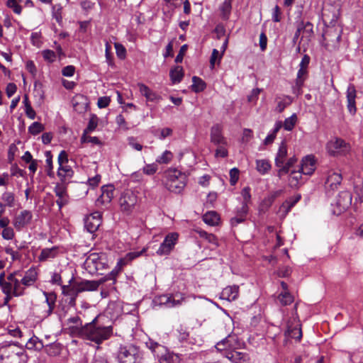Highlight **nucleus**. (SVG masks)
Listing matches in <instances>:
<instances>
[{
    "label": "nucleus",
    "instance_id": "f257e3e1",
    "mask_svg": "<svg viewBox=\"0 0 363 363\" xmlns=\"http://www.w3.org/2000/svg\"><path fill=\"white\" fill-rule=\"evenodd\" d=\"M86 330L85 340L94 342L97 345H100L104 340L109 339L113 335V327L101 325L98 317L86 323Z\"/></svg>",
    "mask_w": 363,
    "mask_h": 363
},
{
    "label": "nucleus",
    "instance_id": "f03ea898",
    "mask_svg": "<svg viewBox=\"0 0 363 363\" xmlns=\"http://www.w3.org/2000/svg\"><path fill=\"white\" fill-rule=\"evenodd\" d=\"M116 358L118 363H141L143 352L139 346L133 343L121 345L117 350Z\"/></svg>",
    "mask_w": 363,
    "mask_h": 363
},
{
    "label": "nucleus",
    "instance_id": "7ed1b4c3",
    "mask_svg": "<svg viewBox=\"0 0 363 363\" xmlns=\"http://www.w3.org/2000/svg\"><path fill=\"white\" fill-rule=\"evenodd\" d=\"M164 174V186L167 189L174 194L182 193L186 186L185 174L177 168H169Z\"/></svg>",
    "mask_w": 363,
    "mask_h": 363
},
{
    "label": "nucleus",
    "instance_id": "20e7f679",
    "mask_svg": "<svg viewBox=\"0 0 363 363\" xmlns=\"http://www.w3.org/2000/svg\"><path fill=\"white\" fill-rule=\"evenodd\" d=\"M105 280H80L73 283L70 289L65 293V296H78V294L84 291H96L100 285Z\"/></svg>",
    "mask_w": 363,
    "mask_h": 363
},
{
    "label": "nucleus",
    "instance_id": "39448f33",
    "mask_svg": "<svg viewBox=\"0 0 363 363\" xmlns=\"http://www.w3.org/2000/svg\"><path fill=\"white\" fill-rule=\"evenodd\" d=\"M324 46L329 51L336 50L340 45L341 30L335 28H328L323 35Z\"/></svg>",
    "mask_w": 363,
    "mask_h": 363
},
{
    "label": "nucleus",
    "instance_id": "423d86ee",
    "mask_svg": "<svg viewBox=\"0 0 363 363\" xmlns=\"http://www.w3.org/2000/svg\"><path fill=\"white\" fill-rule=\"evenodd\" d=\"M86 269L91 274L96 273L106 267L104 259L97 253H91L84 262Z\"/></svg>",
    "mask_w": 363,
    "mask_h": 363
},
{
    "label": "nucleus",
    "instance_id": "0eeeda50",
    "mask_svg": "<svg viewBox=\"0 0 363 363\" xmlns=\"http://www.w3.org/2000/svg\"><path fill=\"white\" fill-rule=\"evenodd\" d=\"M178 237L179 235L177 233H172L167 235L157 250V254L160 256L168 255L174 247Z\"/></svg>",
    "mask_w": 363,
    "mask_h": 363
},
{
    "label": "nucleus",
    "instance_id": "6e6552de",
    "mask_svg": "<svg viewBox=\"0 0 363 363\" xmlns=\"http://www.w3.org/2000/svg\"><path fill=\"white\" fill-rule=\"evenodd\" d=\"M240 346V342L235 334H230L226 337L218 342L216 345V348L218 351L235 350Z\"/></svg>",
    "mask_w": 363,
    "mask_h": 363
},
{
    "label": "nucleus",
    "instance_id": "1a4fd4ad",
    "mask_svg": "<svg viewBox=\"0 0 363 363\" xmlns=\"http://www.w3.org/2000/svg\"><path fill=\"white\" fill-rule=\"evenodd\" d=\"M101 224V214L96 211L84 218V228L90 233H95Z\"/></svg>",
    "mask_w": 363,
    "mask_h": 363
},
{
    "label": "nucleus",
    "instance_id": "9d476101",
    "mask_svg": "<svg viewBox=\"0 0 363 363\" xmlns=\"http://www.w3.org/2000/svg\"><path fill=\"white\" fill-rule=\"evenodd\" d=\"M184 298L182 294H175L161 296L159 300L160 304H163L168 308H172L181 305Z\"/></svg>",
    "mask_w": 363,
    "mask_h": 363
},
{
    "label": "nucleus",
    "instance_id": "9b49d317",
    "mask_svg": "<svg viewBox=\"0 0 363 363\" xmlns=\"http://www.w3.org/2000/svg\"><path fill=\"white\" fill-rule=\"evenodd\" d=\"M211 142L215 145L228 144L226 138L223 135V128L220 124H215L211 128Z\"/></svg>",
    "mask_w": 363,
    "mask_h": 363
},
{
    "label": "nucleus",
    "instance_id": "f8f14e48",
    "mask_svg": "<svg viewBox=\"0 0 363 363\" xmlns=\"http://www.w3.org/2000/svg\"><path fill=\"white\" fill-rule=\"evenodd\" d=\"M32 218V213L30 211H22L14 218L13 225L17 230H20L30 222Z\"/></svg>",
    "mask_w": 363,
    "mask_h": 363
},
{
    "label": "nucleus",
    "instance_id": "ddd939ff",
    "mask_svg": "<svg viewBox=\"0 0 363 363\" xmlns=\"http://www.w3.org/2000/svg\"><path fill=\"white\" fill-rule=\"evenodd\" d=\"M248 211L249 208L246 204H242L240 207L236 208L235 210V216L230 219L231 225L235 227L243 223L246 220Z\"/></svg>",
    "mask_w": 363,
    "mask_h": 363
},
{
    "label": "nucleus",
    "instance_id": "4468645a",
    "mask_svg": "<svg viewBox=\"0 0 363 363\" xmlns=\"http://www.w3.org/2000/svg\"><path fill=\"white\" fill-rule=\"evenodd\" d=\"M305 175H311L315 169V160L312 155H307L303 158L299 169Z\"/></svg>",
    "mask_w": 363,
    "mask_h": 363
},
{
    "label": "nucleus",
    "instance_id": "2eb2a0df",
    "mask_svg": "<svg viewBox=\"0 0 363 363\" xmlns=\"http://www.w3.org/2000/svg\"><path fill=\"white\" fill-rule=\"evenodd\" d=\"M308 69L299 68L297 72V76L295 82V85L293 86V93L297 95L301 94V89L304 84L306 79L308 77Z\"/></svg>",
    "mask_w": 363,
    "mask_h": 363
},
{
    "label": "nucleus",
    "instance_id": "dca6fc26",
    "mask_svg": "<svg viewBox=\"0 0 363 363\" xmlns=\"http://www.w3.org/2000/svg\"><path fill=\"white\" fill-rule=\"evenodd\" d=\"M356 89L355 86L350 84L347 89V109L351 114L356 113Z\"/></svg>",
    "mask_w": 363,
    "mask_h": 363
},
{
    "label": "nucleus",
    "instance_id": "f3484780",
    "mask_svg": "<svg viewBox=\"0 0 363 363\" xmlns=\"http://www.w3.org/2000/svg\"><path fill=\"white\" fill-rule=\"evenodd\" d=\"M342 179L340 173L330 171L325 182L326 188H330L332 191L337 189L341 184Z\"/></svg>",
    "mask_w": 363,
    "mask_h": 363
},
{
    "label": "nucleus",
    "instance_id": "a211bd4d",
    "mask_svg": "<svg viewBox=\"0 0 363 363\" xmlns=\"http://www.w3.org/2000/svg\"><path fill=\"white\" fill-rule=\"evenodd\" d=\"M352 195L347 191H341L337 199V206L340 208V212L345 211L352 203Z\"/></svg>",
    "mask_w": 363,
    "mask_h": 363
},
{
    "label": "nucleus",
    "instance_id": "6ab92c4d",
    "mask_svg": "<svg viewBox=\"0 0 363 363\" xmlns=\"http://www.w3.org/2000/svg\"><path fill=\"white\" fill-rule=\"evenodd\" d=\"M72 105L75 111L82 113L87 109L89 105L88 99L84 95H77L72 99Z\"/></svg>",
    "mask_w": 363,
    "mask_h": 363
},
{
    "label": "nucleus",
    "instance_id": "aec40b11",
    "mask_svg": "<svg viewBox=\"0 0 363 363\" xmlns=\"http://www.w3.org/2000/svg\"><path fill=\"white\" fill-rule=\"evenodd\" d=\"M115 188L113 185H104L101 187V195L97 199L98 203H109L113 198Z\"/></svg>",
    "mask_w": 363,
    "mask_h": 363
},
{
    "label": "nucleus",
    "instance_id": "412c9836",
    "mask_svg": "<svg viewBox=\"0 0 363 363\" xmlns=\"http://www.w3.org/2000/svg\"><path fill=\"white\" fill-rule=\"evenodd\" d=\"M239 294V287L236 285L229 286L223 289L220 293V298L228 301H235Z\"/></svg>",
    "mask_w": 363,
    "mask_h": 363
},
{
    "label": "nucleus",
    "instance_id": "4be33fe9",
    "mask_svg": "<svg viewBox=\"0 0 363 363\" xmlns=\"http://www.w3.org/2000/svg\"><path fill=\"white\" fill-rule=\"evenodd\" d=\"M38 272L35 268L31 267L28 269L23 277L21 279V283L24 286H32L37 280Z\"/></svg>",
    "mask_w": 363,
    "mask_h": 363
},
{
    "label": "nucleus",
    "instance_id": "5701e85b",
    "mask_svg": "<svg viewBox=\"0 0 363 363\" xmlns=\"http://www.w3.org/2000/svg\"><path fill=\"white\" fill-rule=\"evenodd\" d=\"M286 145L285 141H282L279 145L278 152L275 157V165L279 168H280L281 166H283V164H284L286 161Z\"/></svg>",
    "mask_w": 363,
    "mask_h": 363
},
{
    "label": "nucleus",
    "instance_id": "b1692460",
    "mask_svg": "<svg viewBox=\"0 0 363 363\" xmlns=\"http://www.w3.org/2000/svg\"><path fill=\"white\" fill-rule=\"evenodd\" d=\"M19 274L18 272L13 273L12 281V294L13 296H21L24 294L25 286H22L21 280L19 281L16 276Z\"/></svg>",
    "mask_w": 363,
    "mask_h": 363
},
{
    "label": "nucleus",
    "instance_id": "393cba45",
    "mask_svg": "<svg viewBox=\"0 0 363 363\" xmlns=\"http://www.w3.org/2000/svg\"><path fill=\"white\" fill-rule=\"evenodd\" d=\"M54 191L56 196L58 197V199L56 201V203L59 208L61 209L62 206L67 203V201L66 199V189L62 185H57L55 187Z\"/></svg>",
    "mask_w": 363,
    "mask_h": 363
},
{
    "label": "nucleus",
    "instance_id": "a878e982",
    "mask_svg": "<svg viewBox=\"0 0 363 363\" xmlns=\"http://www.w3.org/2000/svg\"><path fill=\"white\" fill-rule=\"evenodd\" d=\"M225 357L233 363H246L249 360L248 354L241 352H228Z\"/></svg>",
    "mask_w": 363,
    "mask_h": 363
},
{
    "label": "nucleus",
    "instance_id": "bb28decb",
    "mask_svg": "<svg viewBox=\"0 0 363 363\" xmlns=\"http://www.w3.org/2000/svg\"><path fill=\"white\" fill-rule=\"evenodd\" d=\"M135 202L136 199L133 195L126 194L120 199L121 207L124 211H130L135 206Z\"/></svg>",
    "mask_w": 363,
    "mask_h": 363
},
{
    "label": "nucleus",
    "instance_id": "cd10ccee",
    "mask_svg": "<svg viewBox=\"0 0 363 363\" xmlns=\"http://www.w3.org/2000/svg\"><path fill=\"white\" fill-rule=\"evenodd\" d=\"M233 1V0H224L219 6L220 18L224 21H228L230 16Z\"/></svg>",
    "mask_w": 363,
    "mask_h": 363
},
{
    "label": "nucleus",
    "instance_id": "c85d7f7f",
    "mask_svg": "<svg viewBox=\"0 0 363 363\" xmlns=\"http://www.w3.org/2000/svg\"><path fill=\"white\" fill-rule=\"evenodd\" d=\"M301 196L300 194H297L293 197L289 198L286 200L280 207V210L284 213V216H286L291 208L300 201Z\"/></svg>",
    "mask_w": 363,
    "mask_h": 363
},
{
    "label": "nucleus",
    "instance_id": "c756f323",
    "mask_svg": "<svg viewBox=\"0 0 363 363\" xmlns=\"http://www.w3.org/2000/svg\"><path fill=\"white\" fill-rule=\"evenodd\" d=\"M140 93L144 96L147 100L150 101H155L160 99V97L154 91H152L147 86L144 84H138Z\"/></svg>",
    "mask_w": 363,
    "mask_h": 363
},
{
    "label": "nucleus",
    "instance_id": "7c9ffc66",
    "mask_svg": "<svg viewBox=\"0 0 363 363\" xmlns=\"http://www.w3.org/2000/svg\"><path fill=\"white\" fill-rule=\"evenodd\" d=\"M58 254V247H52L51 248H44L42 250L38 259L40 262H44L48 259L55 258Z\"/></svg>",
    "mask_w": 363,
    "mask_h": 363
},
{
    "label": "nucleus",
    "instance_id": "2f4dec72",
    "mask_svg": "<svg viewBox=\"0 0 363 363\" xmlns=\"http://www.w3.org/2000/svg\"><path fill=\"white\" fill-rule=\"evenodd\" d=\"M43 294L45 296V302L48 306V309L45 311V316H49L52 313L55 308L57 296L55 293H49L46 291H44Z\"/></svg>",
    "mask_w": 363,
    "mask_h": 363
},
{
    "label": "nucleus",
    "instance_id": "473e14b6",
    "mask_svg": "<svg viewBox=\"0 0 363 363\" xmlns=\"http://www.w3.org/2000/svg\"><path fill=\"white\" fill-rule=\"evenodd\" d=\"M275 101L277 102L275 111L278 113H281L287 106L291 104L292 99L289 96H284L283 97L277 96Z\"/></svg>",
    "mask_w": 363,
    "mask_h": 363
},
{
    "label": "nucleus",
    "instance_id": "72a5a7b5",
    "mask_svg": "<svg viewBox=\"0 0 363 363\" xmlns=\"http://www.w3.org/2000/svg\"><path fill=\"white\" fill-rule=\"evenodd\" d=\"M303 172L300 169L297 171H291L289 178V184L291 187L296 188L300 185L302 182Z\"/></svg>",
    "mask_w": 363,
    "mask_h": 363
},
{
    "label": "nucleus",
    "instance_id": "f704fd0d",
    "mask_svg": "<svg viewBox=\"0 0 363 363\" xmlns=\"http://www.w3.org/2000/svg\"><path fill=\"white\" fill-rule=\"evenodd\" d=\"M170 79L173 84L179 83L184 77L183 68L181 66H176L170 69Z\"/></svg>",
    "mask_w": 363,
    "mask_h": 363
},
{
    "label": "nucleus",
    "instance_id": "c9c22d12",
    "mask_svg": "<svg viewBox=\"0 0 363 363\" xmlns=\"http://www.w3.org/2000/svg\"><path fill=\"white\" fill-rule=\"evenodd\" d=\"M286 333L290 337L298 341L301 340L302 337L301 329L300 325L298 323L294 327H292L289 323H288Z\"/></svg>",
    "mask_w": 363,
    "mask_h": 363
},
{
    "label": "nucleus",
    "instance_id": "e433bc0d",
    "mask_svg": "<svg viewBox=\"0 0 363 363\" xmlns=\"http://www.w3.org/2000/svg\"><path fill=\"white\" fill-rule=\"evenodd\" d=\"M297 162V158L294 156L288 159V160L281 166L278 170L277 176L281 178L283 175L289 172L290 168Z\"/></svg>",
    "mask_w": 363,
    "mask_h": 363
},
{
    "label": "nucleus",
    "instance_id": "4c0bfd02",
    "mask_svg": "<svg viewBox=\"0 0 363 363\" xmlns=\"http://www.w3.org/2000/svg\"><path fill=\"white\" fill-rule=\"evenodd\" d=\"M203 220L206 224L214 226L218 224L220 217L216 211H208L203 215Z\"/></svg>",
    "mask_w": 363,
    "mask_h": 363
},
{
    "label": "nucleus",
    "instance_id": "58836bf2",
    "mask_svg": "<svg viewBox=\"0 0 363 363\" xmlns=\"http://www.w3.org/2000/svg\"><path fill=\"white\" fill-rule=\"evenodd\" d=\"M346 143L340 139L336 138L334 141H331L328 145V148L331 154L335 155L342 150V148L346 147Z\"/></svg>",
    "mask_w": 363,
    "mask_h": 363
},
{
    "label": "nucleus",
    "instance_id": "ea45409f",
    "mask_svg": "<svg viewBox=\"0 0 363 363\" xmlns=\"http://www.w3.org/2000/svg\"><path fill=\"white\" fill-rule=\"evenodd\" d=\"M68 330L72 336H76L86 339V323L84 326H72L69 325Z\"/></svg>",
    "mask_w": 363,
    "mask_h": 363
},
{
    "label": "nucleus",
    "instance_id": "a19ab883",
    "mask_svg": "<svg viewBox=\"0 0 363 363\" xmlns=\"http://www.w3.org/2000/svg\"><path fill=\"white\" fill-rule=\"evenodd\" d=\"M192 85L191 86V90L195 93L203 91L206 87V82L200 77L194 76L192 77Z\"/></svg>",
    "mask_w": 363,
    "mask_h": 363
},
{
    "label": "nucleus",
    "instance_id": "79ce46f5",
    "mask_svg": "<svg viewBox=\"0 0 363 363\" xmlns=\"http://www.w3.org/2000/svg\"><path fill=\"white\" fill-rule=\"evenodd\" d=\"M62 345L60 343L55 342L45 345V350L49 356L55 357L61 352Z\"/></svg>",
    "mask_w": 363,
    "mask_h": 363
},
{
    "label": "nucleus",
    "instance_id": "37998d69",
    "mask_svg": "<svg viewBox=\"0 0 363 363\" xmlns=\"http://www.w3.org/2000/svg\"><path fill=\"white\" fill-rule=\"evenodd\" d=\"M282 127V123L281 121H277L274 124V128L270 131V133L267 135V136L264 139V144L268 145L272 143L276 136L277 133L279 132L280 128Z\"/></svg>",
    "mask_w": 363,
    "mask_h": 363
},
{
    "label": "nucleus",
    "instance_id": "c03bdc74",
    "mask_svg": "<svg viewBox=\"0 0 363 363\" xmlns=\"http://www.w3.org/2000/svg\"><path fill=\"white\" fill-rule=\"evenodd\" d=\"M256 165L257 170L262 174H266L271 168V164L267 160H257Z\"/></svg>",
    "mask_w": 363,
    "mask_h": 363
},
{
    "label": "nucleus",
    "instance_id": "a18cd8bd",
    "mask_svg": "<svg viewBox=\"0 0 363 363\" xmlns=\"http://www.w3.org/2000/svg\"><path fill=\"white\" fill-rule=\"evenodd\" d=\"M297 119L298 118L296 113H293L290 117L286 118L282 124L284 130L287 131L292 130L297 122Z\"/></svg>",
    "mask_w": 363,
    "mask_h": 363
},
{
    "label": "nucleus",
    "instance_id": "49530a36",
    "mask_svg": "<svg viewBox=\"0 0 363 363\" xmlns=\"http://www.w3.org/2000/svg\"><path fill=\"white\" fill-rule=\"evenodd\" d=\"M1 199L6 206L11 208L15 206V195L13 192L5 191L1 196Z\"/></svg>",
    "mask_w": 363,
    "mask_h": 363
},
{
    "label": "nucleus",
    "instance_id": "de8ad7c7",
    "mask_svg": "<svg viewBox=\"0 0 363 363\" xmlns=\"http://www.w3.org/2000/svg\"><path fill=\"white\" fill-rule=\"evenodd\" d=\"M13 273L9 274L6 277V281L1 286L2 292L5 295L12 294V281Z\"/></svg>",
    "mask_w": 363,
    "mask_h": 363
},
{
    "label": "nucleus",
    "instance_id": "09e8293b",
    "mask_svg": "<svg viewBox=\"0 0 363 363\" xmlns=\"http://www.w3.org/2000/svg\"><path fill=\"white\" fill-rule=\"evenodd\" d=\"M173 158V153L171 151L165 150L160 156L156 159V163L167 164H169Z\"/></svg>",
    "mask_w": 363,
    "mask_h": 363
},
{
    "label": "nucleus",
    "instance_id": "8fccbe9b",
    "mask_svg": "<svg viewBox=\"0 0 363 363\" xmlns=\"http://www.w3.org/2000/svg\"><path fill=\"white\" fill-rule=\"evenodd\" d=\"M72 174L73 171L69 166L66 165V164L59 166L57 170L58 177L61 178L72 177Z\"/></svg>",
    "mask_w": 363,
    "mask_h": 363
},
{
    "label": "nucleus",
    "instance_id": "3c124183",
    "mask_svg": "<svg viewBox=\"0 0 363 363\" xmlns=\"http://www.w3.org/2000/svg\"><path fill=\"white\" fill-rule=\"evenodd\" d=\"M278 298L283 306L289 305L294 301V296L289 291H281Z\"/></svg>",
    "mask_w": 363,
    "mask_h": 363
},
{
    "label": "nucleus",
    "instance_id": "603ef678",
    "mask_svg": "<svg viewBox=\"0 0 363 363\" xmlns=\"http://www.w3.org/2000/svg\"><path fill=\"white\" fill-rule=\"evenodd\" d=\"M98 125V117L92 114L89 118L87 127L84 129L83 133H91L94 131Z\"/></svg>",
    "mask_w": 363,
    "mask_h": 363
},
{
    "label": "nucleus",
    "instance_id": "864d4df0",
    "mask_svg": "<svg viewBox=\"0 0 363 363\" xmlns=\"http://www.w3.org/2000/svg\"><path fill=\"white\" fill-rule=\"evenodd\" d=\"M157 169L158 166L155 162V163L147 164L145 166H144L142 169V171L143 174L148 176H152L157 172Z\"/></svg>",
    "mask_w": 363,
    "mask_h": 363
},
{
    "label": "nucleus",
    "instance_id": "5fc2aeb1",
    "mask_svg": "<svg viewBox=\"0 0 363 363\" xmlns=\"http://www.w3.org/2000/svg\"><path fill=\"white\" fill-rule=\"evenodd\" d=\"M46 157V168H47V174L49 177H52L53 175V166H52V157L51 152L50 151H46L45 153Z\"/></svg>",
    "mask_w": 363,
    "mask_h": 363
},
{
    "label": "nucleus",
    "instance_id": "6e6d98bb",
    "mask_svg": "<svg viewBox=\"0 0 363 363\" xmlns=\"http://www.w3.org/2000/svg\"><path fill=\"white\" fill-rule=\"evenodd\" d=\"M44 128L43 125L39 123V122H33L29 127H28V132L33 135H36L39 134L40 132L43 130Z\"/></svg>",
    "mask_w": 363,
    "mask_h": 363
},
{
    "label": "nucleus",
    "instance_id": "4d7b16f0",
    "mask_svg": "<svg viewBox=\"0 0 363 363\" xmlns=\"http://www.w3.org/2000/svg\"><path fill=\"white\" fill-rule=\"evenodd\" d=\"M228 144H220V145H216L217 149L216 150L215 156L216 157H223L225 158L228 157V152L226 149V146Z\"/></svg>",
    "mask_w": 363,
    "mask_h": 363
},
{
    "label": "nucleus",
    "instance_id": "13d9d810",
    "mask_svg": "<svg viewBox=\"0 0 363 363\" xmlns=\"http://www.w3.org/2000/svg\"><path fill=\"white\" fill-rule=\"evenodd\" d=\"M250 188L249 186L244 187L241 191V195L242 196L243 201L242 204H246L248 206V203L251 201V194H250Z\"/></svg>",
    "mask_w": 363,
    "mask_h": 363
},
{
    "label": "nucleus",
    "instance_id": "bf43d9fd",
    "mask_svg": "<svg viewBox=\"0 0 363 363\" xmlns=\"http://www.w3.org/2000/svg\"><path fill=\"white\" fill-rule=\"evenodd\" d=\"M89 133H83L82 137H81V143H91L93 144L98 145L100 143V140L97 137H92V136H88L87 134Z\"/></svg>",
    "mask_w": 363,
    "mask_h": 363
},
{
    "label": "nucleus",
    "instance_id": "052dcab7",
    "mask_svg": "<svg viewBox=\"0 0 363 363\" xmlns=\"http://www.w3.org/2000/svg\"><path fill=\"white\" fill-rule=\"evenodd\" d=\"M42 55L45 61L53 62L56 59V54L53 50H45L42 52Z\"/></svg>",
    "mask_w": 363,
    "mask_h": 363
},
{
    "label": "nucleus",
    "instance_id": "680f3d73",
    "mask_svg": "<svg viewBox=\"0 0 363 363\" xmlns=\"http://www.w3.org/2000/svg\"><path fill=\"white\" fill-rule=\"evenodd\" d=\"M313 26L311 22H309V21L306 22V26H305V28L303 32L302 38L305 37L308 39H310L313 35Z\"/></svg>",
    "mask_w": 363,
    "mask_h": 363
},
{
    "label": "nucleus",
    "instance_id": "e2e57ef3",
    "mask_svg": "<svg viewBox=\"0 0 363 363\" xmlns=\"http://www.w3.org/2000/svg\"><path fill=\"white\" fill-rule=\"evenodd\" d=\"M240 171L238 168L234 167L230 170V183L231 185H235L239 179Z\"/></svg>",
    "mask_w": 363,
    "mask_h": 363
},
{
    "label": "nucleus",
    "instance_id": "0e129e2a",
    "mask_svg": "<svg viewBox=\"0 0 363 363\" xmlns=\"http://www.w3.org/2000/svg\"><path fill=\"white\" fill-rule=\"evenodd\" d=\"M6 6L12 9L13 11L16 14H21L22 11V7L18 4H16V0H8Z\"/></svg>",
    "mask_w": 363,
    "mask_h": 363
},
{
    "label": "nucleus",
    "instance_id": "69168bd1",
    "mask_svg": "<svg viewBox=\"0 0 363 363\" xmlns=\"http://www.w3.org/2000/svg\"><path fill=\"white\" fill-rule=\"evenodd\" d=\"M67 325H72V326H84L82 324V320L78 315L72 316L69 318L67 320Z\"/></svg>",
    "mask_w": 363,
    "mask_h": 363
},
{
    "label": "nucleus",
    "instance_id": "338daca9",
    "mask_svg": "<svg viewBox=\"0 0 363 363\" xmlns=\"http://www.w3.org/2000/svg\"><path fill=\"white\" fill-rule=\"evenodd\" d=\"M177 331L178 333L177 337L180 342L186 341L188 339L189 333L186 328L180 326Z\"/></svg>",
    "mask_w": 363,
    "mask_h": 363
},
{
    "label": "nucleus",
    "instance_id": "774afa93",
    "mask_svg": "<svg viewBox=\"0 0 363 363\" xmlns=\"http://www.w3.org/2000/svg\"><path fill=\"white\" fill-rule=\"evenodd\" d=\"M1 235L4 239L9 240L14 238L15 233L12 228L8 227L5 229H3Z\"/></svg>",
    "mask_w": 363,
    "mask_h": 363
}]
</instances>
